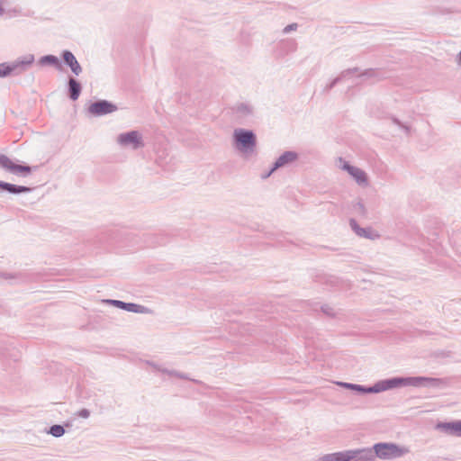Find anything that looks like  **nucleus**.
Listing matches in <instances>:
<instances>
[{"mask_svg": "<svg viewBox=\"0 0 461 461\" xmlns=\"http://www.w3.org/2000/svg\"><path fill=\"white\" fill-rule=\"evenodd\" d=\"M378 70L375 68H367L364 71L360 72L357 77H363V78H370V77H377Z\"/></svg>", "mask_w": 461, "mask_h": 461, "instance_id": "nucleus-20", "label": "nucleus"}, {"mask_svg": "<svg viewBox=\"0 0 461 461\" xmlns=\"http://www.w3.org/2000/svg\"><path fill=\"white\" fill-rule=\"evenodd\" d=\"M163 372L167 373L169 375L176 376V377L181 378V379H188V377H187V375L185 374L179 373V372H177L176 370L165 369Z\"/></svg>", "mask_w": 461, "mask_h": 461, "instance_id": "nucleus-23", "label": "nucleus"}, {"mask_svg": "<svg viewBox=\"0 0 461 461\" xmlns=\"http://www.w3.org/2000/svg\"><path fill=\"white\" fill-rule=\"evenodd\" d=\"M238 119L245 120L253 114V107L248 104L240 103L232 107Z\"/></svg>", "mask_w": 461, "mask_h": 461, "instance_id": "nucleus-13", "label": "nucleus"}, {"mask_svg": "<svg viewBox=\"0 0 461 461\" xmlns=\"http://www.w3.org/2000/svg\"><path fill=\"white\" fill-rule=\"evenodd\" d=\"M445 384L446 383L442 378L427 376H393L379 380L370 386L346 382L339 383L340 386L349 389L360 395L368 393H379L388 390L406 386L437 388L445 385Z\"/></svg>", "mask_w": 461, "mask_h": 461, "instance_id": "nucleus-1", "label": "nucleus"}, {"mask_svg": "<svg viewBox=\"0 0 461 461\" xmlns=\"http://www.w3.org/2000/svg\"><path fill=\"white\" fill-rule=\"evenodd\" d=\"M5 10L3 6V5L0 3V16H2L5 14Z\"/></svg>", "mask_w": 461, "mask_h": 461, "instance_id": "nucleus-33", "label": "nucleus"}, {"mask_svg": "<svg viewBox=\"0 0 461 461\" xmlns=\"http://www.w3.org/2000/svg\"><path fill=\"white\" fill-rule=\"evenodd\" d=\"M349 226L351 230L361 238L368 239V240H375L379 238V234L375 232L371 227L362 228L358 225L357 221L351 218L349 219Z\"/></svg>", "mask_w": 461, "mask_h": 461, "instance_id": "nucleus-11", "label": "nucleus"}, {"mask_svg": "<svg viewBox=\"0 0 461 461\" xmlns=\"http://www.w3.org/2000/svg\"><path fill=\"white\" fill-rule=\"evenodd\" d=\"M40 166H29L27 164H17L14 162L8 156L0 154V168L22 176H27L31 173L38 170Z\"/></svg>", "mask_w": 461, "mask_h": 461, "instance_id": "nucleus-3", "label": "nucleus"}, {"mask_svg": "<svg viewBox=\"0 0 461 461\" xmlns=\"http://www.w3.org/2000/svg\"><path fill=\"white\" fill-rule=\"evenodd\" d=\"M38 63L40 66H52L59 70L62 69V63L60 59L57 56L52 54H48L41 57L38 60Z\"/></svg>", "mask_w": 461, "mask_h": 461, "instance_id": "nucleus-14", "label": "nucleus"}, {"mask_svg": "<svg viewBox=\"0 0 461 461\" xmlns=\"http://www.w3.org/2000/svg\"><path fill=\"white\" fill-rule=\"evenodd\" d=\"M47 432L55 438H60L65 434L66 430L63 425L54 424L49 428Z\"/></svg>", "mask_w": 461, "mask_h": 461, "instance_id": "nucleus-17", "label": "nucleus"}, {"mask_svg": "<svg viewBox=\"0 0 461 461\" xmlns=\"http://www.w3.org/2000/svg\"><path fill=\"white\" fill-rule=\"evenodd\" d=\"M457 63L461 66V51L457 55Z\"/></svg>", "mask_w": 461, "mask_h": 461, "instance_id": "nucleus-34", "label": "nucleus"}, {"mask_svg": "<svg viewBox=\"0 0 461 461\" xmlns=\"http://www.w3.org/2000/svg\"><path fill=\"white\" fill-rule=\"evenodd\" d=\"M0 277L5 280H14L17 279L18 276L11 273L0 272Z\"/></svg>", "mask_w": 461, "mask_h": 461, "instance_id": "nucleus-27", "label": "nucleus"}, {"mask_svg": "<svg viewBox=\"0 0 461 461\" xmlns=\"http://www.w3.org/2000/svg\"><path fill=\"white\" fill-rule=\"evenodd\" d=\"M340 83V78H333L329 84L326 85L323 91L325 93L330 92L337 84Z\"/></svg>", "mask_w": 461, "mask_h": 461, "instance_id": "nucleus-24", "label": "nucleus"}, {"mask_svg": "<svg viewBox=\"0 0 461 461\" xmlns=\"http://www.w3.org/2000/svg\"><path fill=\"white\" fill-rule=\"evenodd\" d=\"M122 310H124L129 312L134 313H149L151 310L146 306L134 303H126L123 302L122 304Z\"/></svg>", "mask_w": 461, "mask_h": 461, "instance_id": "nucleus-15", "label": "nucleus"}, {"mask_svg": "<svg viewBox=\"0 0 461 461\" xmlns=\"http://www.w3.org/2000/svg\"><path fill=\"white\" fill-rule=\"evenodd\" d=\"M33 190V187L26 185H19L0 180V195L4 193L18 195L21 194H28Z\"/></svg>", "mask_w": 461, "mask_h": 461, "instance_id": "nucleus-8", "label": "nucleus"}, {"mask_svg": "<svg viewBox=\"0 0 461 461\" xmlns=\"http://www.w3.org/2000/svg\"><path fill=\"white\" fill-rule=\"evenodd\" d=\"M118 110L117 105L106 99H97L91 102L86 107V113L93 117H102Z\"/></svg>", "mask_w": 461, "mask_h": 461, "instance_id": "nucleus-4", "label": "nucleus"}, {"mask_svg": "<svg viewBox=\"0 0 461 461\" xmlns=\"http://www.w3.org/2000/svg\"><path fill=\"white\" fill-rule=\"evenodd\" d=\"M34 60L33 54H27L10 62L13 76H19L25 72L34 63Z\"/></svg>", "mask_w": 461, "mask_h": 461, "instance_id": "nucleus-6", "label": "nucleus"}, {"mask_svg": "<svg viewBox=\"0 0 461 461\" xmlns=\"http://www.w3.org/2000/svg\"><path fill=\"white\" fill-rule=\"evenodd\" d=\"M349 175L360 185H366L368 184V177L366 173L359 167H355Z\"/></svg>", "mask_w": 461, "mask_h": 461, "instance_id": "nucleus-16", "label": "nucleus"}, {"mask_svg": "<svg viewBox=\"0 0 461 461\" xmlns=\"http://www.w3.org/2000/svg\"><path fill=\"white\" fill-rule=\"evenodd\" d=\"M117 143L123 148H131L134 150L145 146L142 134L136 130L120 133L117 136Z\"/></svg>", "mask_w": 461, "mask_h": 461, "instance_id": "nucleus-5", "label": "nucleus"}, {"mask_svg": "<svg viewBox=\"0 0 461 461\" xmlns=\"http://www.w3.org/2000/svg\"><path fill=\"white\" fill-rule=\"evenodd\" d=\"M104 303L109 305H113L119 309H122V304L123 301L114 300V299H107V300H104Z\"/></svg>", "mask_w": 461, "mask_h": 461, "instance_id": "nucleus-26", "label": "nucleus"}, {"mask_svg": "<svg viewBox=\"0 0 461 461\" xmlns=\"http://www.w3.org/2000/svg\"><path fill=\"white\" fill-rule=\"evenodd\" d=\"M393 122L394 124L396 125H399L400 127H402V129L405 130L406 132H409L410 131V128L406 125H404L403 123L401 122V121L397 118H393Z\"/></svg>", "mask_w": 461, "mask_h": 461, "instance_id": "nucleus-32", "label": "nucleus"}, {"mask_svg": "<svg viewBox=\"0 0 461 461\" xmlns=\"http://www.w3.org/2000/svg\"><path fill=\"white\" fill-rule=\"evenodd\" d=\"M321 309V312L327 316L332 317L335 314L334 309L328 304L322 305Z\"/></svg>", "mask_w": 461, "mask_h": 461, "instance_id": "nucleus-25", "label": "nucleus"}, {"mask_svg": "<svg viewBox=\"0 0 461 461\" xmlns=\"http://www.w3.org/2000/svg\"><path fill=\"white\" fill-rule=\"evenodd\" d=\"M60 58L62 62L70 68L74 75L78 76L82 73V67L72 51L64 50L60 54Z\"/></svg>", "mask_w": 461, "mask_h": 461, "instance_id": "nucleus-9", "label": "nucleus"}, {"mask_svg": "<svg viewBox=\"0 0 461 461\" xmlns=\"http://www.w3.org/2000/svg\"><path fill=\"white\" fill-rule=\"evenodd\" d=\"M435 429L447 435L461 437V420L438 421Z\"/></svg>", "mask_w": 461, "mask_h": 461, "instance_id": "nucleus-7", "label": "nucleus"}, {"mask_svg": "<svg viewBox=\"0 0 461 461\" xmlns=\"http://www.w3.org/2000/svg\"><path fill=\"white\" fill-rule=\"evenodd\" d=\"M299 158V155L296 151L294 150H286L283 152L273 163L275 169H280L285 167L292 165Z\"/></svg>", "mask_w": 461, "mask_h": 461, "instance_id": "nucleus-10", "label": "nucleus"}, {"mask_svg": "<svg viewBox=\"0 0 461 461\" xmlns=\"http://www.w3.org/2000/svg\"><path fill=\"white\" fill-rule=\"evenodd\" d=\"M77 416L87 419L90 416V411L88 409L83 408L77 412Z\"/></svg>", "mask_w": 461, "mask_h": 461, "instance_id": "nucleus-30", "label": "nucleus"}, {"mask_svg": "<svg viewBox=\"0 0 461 461\" xmlns=\"http://www.w3.org/2000/svg\"><path fill=\"white\" fill-rule=\"evenodd\" d=\"M145 237H146V239H145L144 242L147 246L162 245L165 243V241L162 240H158V239H156V240H151V239H153V238L149 234H145Z\"/></svg>", "mask_w": 461, "mask_h": 461, "instance_id": "nucleus-22", "label": "nucleus"}, {"mask_svg": "<svg viewBox=\"0 0 461 461\" xmlns=\"http://www.w3.org/2000/svg\"><path fill=\"white\" fill-rule=\"evenodd\" d=\"M234 148L244 155H251L257 147V135L252 130L237 128L233 131Z\"/></svg>", "mask_w": 461, "mask_h": 461, "instance_id": "nucleus-2", "label": "nucleus"}, {"mask_svg": "<svg viewBox=\"0 0 461 461\" xmlns=\"http://www.w3.org/2000/svg\"><path fill=\"white\" fill-rule=\"evenodd\" d=\"M359 72V68H348V69H345L343 70L338 77H336L337 78H340V82L342 80H344L345 78H347L348 76L352 75V74H355V73H358Z\"/></svg>", "mask_w": 461, "mask_h": 461, "instance_id": "nucleus-21", "label": "nucleus"}, {"mask_svg": "<svg viewBox=\"0 0 461 461\" xmlns=\"http://www.w3.org/2000/svg\"><path fill=\"white\" fill-rule=\"evenodd\" d=\"M298 28V24L296 23H290L288 25H286L284 30H283V32L284 33H289L293 31H295L296 29Z\"/></svg>", "mask_w": 461, "mask_h": 461, "instance_id": "nucleus-28", "label": "nucleus"}, {"mask_svg": "<svg viewBox=\"0 0 461 461\" xmlns=\"http://www.w3.org/2000/svg\"><path fill=\"white\" fill-rule=\"evenodd\" d=\"M353 212L358 216L366 217L367 212L362 201H358L353 204Z\"/></svg>", "mask_w": 461, "mask_h": 461, "instance_id": "nucleus-18", "label": "nucleus"}, {"mask_svg": "<svg viewBox=\"0 0 461 461\" xmlns=\"http://www.w3.org/2000/svg\"><path fill=\"white\" fill-rule=\"evenodd\" d=\"M277 169H275L274 168V164H272L271 167L269 168L268 171H266L264 173L261 174V178L262 179H267L274 172H276Z\"/></svg>", "mask_w": 461, "mask_h": 461, "instance_id": "nucleus-29", "label": "nucleus"}, {"mask_svg": "<svg viewBox=\"0 0 461 461\" xmlns=\"http://www.w3.org/2000/svg\"><path fill=\"white\" fill-rule=\"evenodd\" d=\"M13 76L10 62H3L0 64V77H7Z\"/></svg>", "mask_w": 461, "mask_h": 461, "instance_id": "nucleus-19", "label": "nucleus"}, {"mask_svg": "<svg viewBox=\"0 0 461 461\" xmlns=\"http://www.w3.org/2000/svg\"><path fill=\"white\" fill-rule=\"evenodd\" d=\"M82 84L74 77L69 76L67 81V95L72 101H77L82 93Z\"/></svg>", "mask_w": 461, "mask_h": 461, "instance_id": "nucleus-12", "label": "nucleus"}, {"mask_svg": "<svg viewBox=\"0 0 461 461\" xmlns=\"http://www.w3.org/2000/svg\"><path fill=\"white\" fill-rule=\"evenodd\" d=\"M355 167V166H352L349 162L348 161H343V165L341 167V168L345 171H347L348 174L351 173L352 169Z\"/></svg>", "mask_w": 461, "mask_h": 461, "instance_id": "nucleus-31", "label": "nucleus"}]
</instances>
